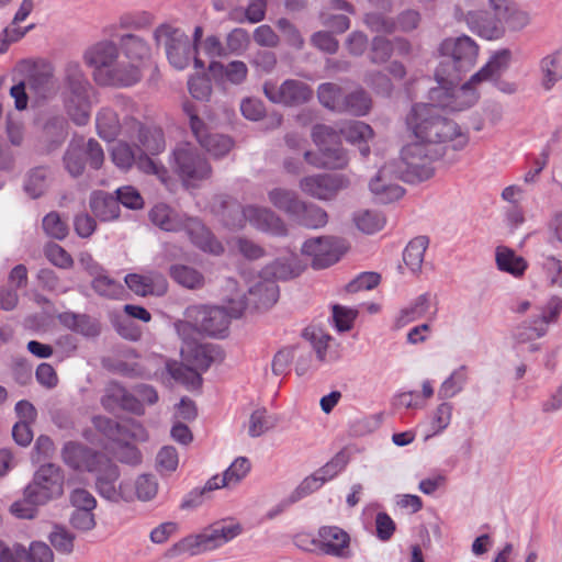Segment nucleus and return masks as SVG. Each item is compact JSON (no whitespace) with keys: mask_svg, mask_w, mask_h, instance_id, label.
Instances as JSON below:
<instances>
[{"mask_svg":"<svg viewBox=\"0 0 562 562\" xmlns=\"http://www.w3.org/2000/svg\"><path fill=\"white\" fill-rule=\"evenodd\" d=\"M249 296L256 308H269L279 299V286L274 280L259 276V280L249 290Z\"/></svg>","mask_w":562,"mask_h":562,"instance_id":"obj_32","label":"nucleus"},{"mask_svg":"<svg viewBox=\"0 0 562 562\" xmlns=\"http://www.w3.org/2000/svg\"><path fill=\"white\" fill-rule=\"evenodd\" d=\"M155 22V16L148 11L126 12L119 18L117 26L121 30L140 31L150 27Z\"/></svg>","mask_w":562,"mask_h":562,"instance_id":"obj_48","label":"nucleus"},{"mask_svg":"<svg viewBox=\"0 0 562 562\" xmlns=\"http://www.w3.org/2000/svg\"><path fill=\"white\" fill-rule=\"evenodd\" d=\"M112 161L121 169H130L134 164L138 166L139 153L130 144L120 142L112 149Z\"/></svg>","mask_w":562,"mask_h":562,"instance_id":"obj_51","label":"nucleus"},{"mask_svg":"<svg viewBox=\"0 0 562 562\" xmlns=\"http://www.w3.org/2000/svg\"><path fill=\"white\" fill-rule=\"evenodd\" d=\"M169 274L175 282L188 289H198L204 284L203 274L187 265H172Z\"/></svg>","mask_w":562,"mask_h":562,"instance_id":"obj_41","label":"nucleus"},{"mask_svg":"<svg viewBox=\"0 0 562 562\" xmlns=\"http://www.w3.org/2000/svg\"><path fill=\"white\" fill-rule=\"evenodd\" d=\"M64 484L65 475L60 467L54 463L42 464L24 487L23 498L11 505V513L21 519H33L38 506L63 496Z\"/></svg>","mask_w":562,"mask_h":562,"instance_id":"obj_4","label":"nucleus"},{"mask_svg":"<svg viewBox=\"0 0 562 562\" xmlns=\"http://www.w3.org/2000/svg\"><path fill=\"white\" fill-rule=\"evenodd\" d=\"M291 218L301 226L316 229L327 224L328 215L321 206L302 201Z\"/></svg>","mask_w":562,"mask_h":562,"instance_id":"obj_35","label":"nucleus"},{"mask_svg":"<svg viewBox=\"0 0 562 562\" xmlns=\"http://www.w3.org/2000/svg\"><path fill=\"white\" fill-rule=\"evenodd\" d=\"M95 468L90 472L95 473V487L99 494L106 499L116 501L120 495L116 490V481L120 476L117 465L104 456Z\"/></svg>","mask_w":562,"mask_h":562,"instance_id":"obj_28","label":"nucleus"},{"mask_svg":"<svg viewBox=\"0 0 562 562\" xmlns=\"http://www.w3.org/2000/svg\"><path fill=\"white\" fill-rule=\"evenodd\" d=\"M42 226L44 232L52 238L63 240L68 235V224L55 211L44 216Z\"/></svg>","mask_w":562,"mask_h":562,"instance_id":"obj_55","label":"nucleus"},{"mask_svg":"<svg viewBox=\"0 0 562 562\" xmlns=\"http://www.w3.org/2000/svg\"><path fill=\"white\" fill-rule=\"evenodd\" d=\"M468 380L467 367L461 366L456 369L440 385L438 390V397L447 400L459 394Z\"/></svg>","mask_w":562,"mask_h":562,"instance_id":"obj_45","label":"nucleus"},{"mask_svg":"<svg viewBox=\"0 0 562 562\" xmlns=\"http://www.w3.org/2000/svg\"><path fill=\"white\" fill-rule=\"evenodd\" d=\"M157 469L160 473H171L179 464L178 452L172 446L162 447L156 457Z\"/></svg>","mask_w":562,"mask_h":562,"instance_id":"obj_58","label":"nucleus"},{"mask_svg":"<svg viewBox=\"0 0 562 562\" xmlns=\"http://www.w3.org/2000/svg\"><path fill=\"white\" fill-rule=\"evenodd\" d=\"M344 90L340 86L334 82H324L317 89V98L321 104L334 112H338L341 108L344 99Z\"/></svg>","mask_w":562,"mask_h":562,"instance_id":"obj_46","label":"nucleus"},{"mask_svg":"<svg viewBox=\"0 0 562 562\" xmlns=\"http://www.w3.org/2000/svg\"><path fill=\"white\" fill-rule=\"evenodd\" d=\"M429 240L426 236H418L412 239L403 251V260L412 272H418L424 262V255Z\"/></svg>","mask_w":562,"mask_h":562,"instance_id":"obj_40","label":"nucleus"},{"mask_svg":"<svg viewBox=\"0 0 562 562\" xmlns=\"http://www.w3.org/2000/svg\"><path fill=\"white\" fill-rule=\"evenodd\" d=\"M394 175L393 164H385L370 181V191L379 203H392L404 195L405 190L394 182Z\"/></svg>","mask_w":562,"mask_h":562,"instance_id":"obj_26","label":"nucleus"},{"mask_svg":"<svg viewBox=\"0 0 562 562\" xmlns=\"http://www.w3.org/2000/svg\"><path fill=\"white\" fill-rule=\"evenodd\" d=\"M64 166L74 178L80 177L86 164L98 170L104 161V153L101 145L93 138L87 143L83 140L70 142L63 157Z\"/></svg>","mask_w":562,"mask_h":562,"instance_id":"obj_14","label":"nucleus"},{"mask_svg":"<svg viewBox=\"0 0 562 562\" xmlns=\"http://www.w3.org/2000/svg\"><path fill=\"white\" fill-rule=\"evenodd\" d=\"M91 286L97 294L108 299H121L125 294L124 285L104 272L92 279Z\"/></svg>","mask_w":562,"mask_h":562,"instance_id":"obj_44","label":"nucleus"},{"mask_svg":"<svg viewBox=\"0 0 562 562\" xmlns=\"http://www.w3.org/2000/svg\"><path fill=\"white\" fill-rule=\"evenodd\" d=\"M346 250V240L333 236L311 238L302 246V254L312 257L314 269L330 267L341 258Z\"/></svg>","mask_w":562,"mask_h":562,"instance_id":"obj_17","label":"nucleus"},{"mask_svg":"<svg viewBox=\"0 0 562 562\" xmlns=\"http://www.w3.org/2000/svg\"><path fill=\"white\" fill-rule=\"evenodd\" d=\"M512 53L509 49H502L494 54L488 63L483 66L476 74H474L470 80L463 83L459 88V92L462 93V97H465L467 100L463 102L464 106H471L477 100V94L475 93L473 86L475 83L482 81H493L495 82L498 90L505 93H514L516 91V86L510 82L502 81L501 76L507 69L510 61Z\"/></svg>","mask_w":562,"mask_h":562,"instance_id":"obj_11","label":"nucleus"},{"mask_svg":"<svg viewBox=\"0 0 562 562\" xmlns=\"http://www.w3.org/2000/svg\"><path fill=\"white\" fill-rule=\"evenodd\" d=\"M90 209L93 215L102 222L119 218L121 212L117 199L104 191H95L91 194Z\"/></svg>","mask_w":562,"mask_h":562,"instance_id":"obj_33","label":"nucleus"},{"mask_svg":"<svg viewBox=\"0 0 562 562\" xmlns=\"http://www.w3.org/2000/svg\"><path fill=\"white\" fill-rule=\"evenodd\" d=\"M47 175V169L42 166L32 169L27 173L24 182V190L32 199L40 198L46 191Z\"/></svg>","mask_w":562,"mask_h":562,"instance_id":"obj_49","label":"nucleus"},{"mask_svg":"<svg viewBox=\"0 0 562 562\" xmlns=\"http://www.w3.org/2000/svg\"><path fill=\"white\" fill-rule=\"evenodd\" d=\"M312 139L318 151H304L307 164L328 170L345 169L348 166V154L341 145L340 135L334 127L316 124L312 130Z\"/></svg>","mask_w":562,"mask_h":562,"instance_id":"obj_8","label":"nucleus"},{"mask_svg":"<svg viewBox=\"0 0 562 562\" xmlns=\"http://www.w3.org/2000/svg\"><path fill=\"white\" fill-rule=\"evenodd\" d=\"M250 37L248 32L241 27L232 30L225 38V49L227 56L241 55L248 47Z\"/></svg>","mask_w":562,"mask_h":562,"instance_id":"obj_54","label":"nucleus"},{"mask_svg":"<svg viewBox=\"0 0 562 562\" xmlns=\"http://www.w3.org/2000/svg\"><path fill=\"white\" fill-rule=\"evenodd\" d=\"M157 47L164 46L169 64L177 70L186 69L194 53L189 36L169 23L158 25L153 34Z\"/></svg>","mask_w":562,"mask_h":562,"instance_id":"obj_12","label":"nucleus"},{"mask_svg":"<svg viewBox=\"0 0 562 562\" xmlns=\"http://www.w3.org/2000/svg\"><path fill=\"white\" fill-rule=\"evenodd\" d=\"M83 61L92 68L93 79L99 86L126 88L143 77L137 64L120 60L119 45L111 40H101L87 47Z\"/></svg>","mask_w":562,"mask_h":562,"instance_id":"obj_3","label":"nucleus"},{"mask_svg":"<svg viewBox=\"0 0 562 562\" xmlns=\"http://www.w3.org/2000/svg\"><path fill=\"white\" fill-rule=\"evenodd\" d=\"M119 48L131 64L142 63L151 56V47L147 40L134 33L121 35Z\"/></svg>","mask_w":562,"mask_h":562,"instance_id":"obj_29","label":"nucleus"},{"mask_svg":"<svg viewBox=\"0 0 562 562\" xmlns=\"http://www.w3.org/2000/svg\"><path fill=\"white\" fill-rule=\"evenodd\" d=\"M240 532L239 524L218 521L205 528L201 533L181 539L168 549L166 555L169 558H176L183 553L195 555L223 546Z\"/></svg>","mask_w":562,"mask_h":562,"instance_id":"obj_9","label":"nucleus"},{"mask_svg":"<svg viewBox=\"0 0 562 562\" xmlns=\"http://www.w3.org/2000/svg\"><path fill=\"white\" fill-rule=\"evenodd\" d=\"M542 269L552 286L562 288V262L554 256H543Z\"/></svg>","mask_w":562,"mask_h":562,"instance_id":"obj_64","label":"nucleus"},{"mask_svg":"<svg viewBox=\"0 0 562 562\" xmlns=\"http://www.w3.org/2000/svg\"><path fill=\"white\" fill-rule=\"evenodd\" d=\"M172 168L187 186H194L212 175L209 160L191 143H180L172 151Z\"/></svg>","mask_w":562,"mask_h":562,"instance_id":"obj_13","label":"nucleus"},{"mask_svg":"<svg viewBox=\"0 0 562 562\" xmlns=\"http://www.w3.org/2000/svg\"><path fill=\"white\" fill-rule=\"evenodd\" d=\"M495 260L501 271L507 272L515 278L522 277L528 268L526 259L506 246H498L496 248Z\"/></svg>","mask_w":562,"mask_h":562,"instance_id":"obj_37","label":"nucleus"},{"mask_svg":"<svg viewBox=\"0 0 562 562\" xmlns=\"http://www.w3.org/2000/svg\"><path fill=\"white\" fill-rule=\"evenodd\" d=\"M104 454L97 452L81 443L68 441L64 445L61 450L63 461L71 469L77 471L95 470L100 464L101 458Z\"/></svg>","mask_w":562,"mask_h":562,"instance_id":"obj_27","label":"nucleus"},{"mask_svg":"<svg viewBox=\"0 0 562 562\" xmlns=\"http://www.w3.org/2000/svg\"><path fill=\"white\" fill-rule=\"evenodd\" d=\"M350 535L338 526H322L317 531V538L311 539V544L322 553L338 559H351Z\"/></svg>","mask_w":562,"mask_h":562,"instance_id":"obj_20","label":"nucleus"},{"mask_svg":"<svg viewBox=\"0 0 562 562\" xmlns=\"http://www.w3.org/2000/svg\"><path fill=\"white\" fill-rule=\"evenodd\" d=\"M364 24L375 33L391 34L396 31V22L381 12H369L363 18Z\"/></svg>","mask_w":562,"mask_h":562,"instance_id":"obj_56","label":"nucleus"},{"mask_svg":"<svg viewBox=\"0 0 562 562\" xmlns=\"http://www.w3.org/2000/svg\"><path fill=\"white\" fill-rule=\"evenodd\" d=\"M562 311V297L552 296L544 308L540 310L538 313V322H540V327H537L539 330L538 335H546L548 330V325L550 323L557 322L560 313Z\"/></svg>","mask_w":562,"mask_h":562,"instance_id":"obj_53","label":"nucleus"},{"mask_svg":"<svg viewBox=\"0 0 562 562\" xmlns=\"http://www.w3.org/2000/svg\"><path fill=\"white\" fill-rule=\"evenodd\" d=\"M263 93L271 102L290 106L308 102L313 97L310 86L295 79H288L281 86L266 82Z\"/></svg>","mask_w":562,"mask_h":562,"instance_id":"obj_21","label":"nucleus"},{"mask_svg":"<svg viewBox=\"0 0 562 562\" xmlns=\"http://www.w3.org/2000/svg\"><path fill=\"white\" fill-rule=\"evenodd\" d=\"M127 137L138 142L137 150L140 155H158L166 146L164 133L157 127L144 126L136 116L125 119Z\"/></svg>","mask_w":562,"mask_h":562,"instance_id":"obj_22","label":"nucleus"},{"mask_svg":"<svg viewBox=\"0 0 562 562\" xmlns=\"http://www.w3.org/2000/svg\"><path fill=\"white\" fill-rule=\"evenodd\" d=\"M190 94L196 100H207L212 93V85L205 75L191 76L188 80Z\"/></svg>","mask_w":562,"mask_h":562,"instance_id":"obj_60","label":"nucleus"},{"mask_svg":"<svg viewBox=\"0 0 562 562\" xmlns=\"http://www.w3.org/2000/svg\"><path fill=\"white\" fill-rule=\"evenodd\" d=\"M209 70L214 76H220L227 82L239 86L243 85L248 77V67L241 60H232L227 64L221 61H211Z\"/></svg>","mask_w":562,"mask_h":562,"instance_id":"obj_36","label":"nucleus"},{"mask_svg":"<svg viewBox=\"0 0 562 562\" xmlns=\"http://www.w3.org/2000/svg\"><path fill=\"white\" fill-rule=\"evenodd\" d=\"M268 196L277 209L285 212L290 217L296 212L302 202L294 191L283 188L269 191Z\"/></svg>","mask_w":562,"mask_h":562,"instance_id":"obj_43","label":"nucleus"},{"mask_svg":"<svg viewBox=\"0 0 562 562\" xmlns=\"http://www.w3.org/2000/svg\"><path fill=\"white\" fill-rule=\"evenodd\" d=\"M119 205L122 204L131 210H139L144 205V200L139 192L131 186L119 188L116 191Z\"/></svg>","mask_w":562,"mask_h":562,"instance_id":"obj_62","label":"nucleus"},{"mask_svg":"<svg viewBox=\"0 0 562 562\" xmlns=\"http://www.w3.org/2000/svg\"><path fill=\"white\" fill-rule=\"evenodd\" d=\"M183 111L189 117L193 136L203 149L214 158H222L231 151L234 146V142L231 137L218 133H211L192 104L186 103Z\"/></svg>","mask_w":562,"mask_h":562,"instance_id":"obj_16","label":"nucleus"},{"mask_svg":"<svg viewBox=\"0 0 562 562\" xmlns=\"http://www.w3.org/2000/svg\"><path fill=\"white\" fill-rule=\"evenodd\" d=\"M211 207L227 227H241L243 222L248 221L259 231L276 236L288 234L284 222L270 209L254 205L243 207L237 200L226 194L215 195L211 202Z\"/></svg>","mask_w":562,"mask_h":562,"instance_id":"obj_5","label":"nucleus"},{"mask_svg":"<svg viewBox=\"0 0 562 562\" xmlns=\"http://www.w3.org/2000/svg\"><path fill=\"white\" fill-rule=\"evenodd\" d=\"M450 97V105L440 104L429 98L431 103H416L406 116V125L417 142L408 144L402 150L407 180L425 181L434 176L432 161L443 155L442 149H463L469 137L451 119L442 115L439 108L461 110Z\"/></svg>","mask_w":562,"mask_h":562,"instance_id":"obj_1","label":"nucleus"},{"mask_svg":"<svg viewBox=\"0 0 562 562\" xmlns=\"http://www.w3.org/2000/svg\"><path fill=\"white\" fill-rule=\"evenodd\" d=\"M100 403L102 407L114 413L117 409L126 411L135 415H143L144 405L134 394L130 393L122 384L111 381L104 387Z\"/></svg>","mask_w":562,"mask_h":562,"instance_id":"obj_24","label":"nucleus"},{"mask_svg":"<svg viewBox=\"0 0 562 562\" xmlns=\"http://www.w3.org/2000/svg\"><path fill=\"white\" fill-rule=\"evenodd\" d=\"M124 281L131 291L140 296L154 294L162 295L167 291V282L160 276L153 278L137 273H128Z\"/></svg>","mask_w":562,"mask_h":562,"instance_id":"obj_30","label":"nucleus"},{"mask_svg":"<svg viewBox=\"0 0 562 562\" xmlns=\"http://www.w3.org/2000/svg\"><path fill=\"white\" fill-rule=\"evenodd\" d=\"M52 549L44 542H33L29 550L21 544L8 547L0 540V562H53Z\"/></svg>","mask_w":562,"mask_h":562,"instance_id":"obj_25","label":"nucleus"},{"mask_svg":"<svg viewBox=\"0 0 562 562\" xmlns=\"http://www.w3.org/2000/svg\"><path fill=\"white\" fill-rule=\"evenodd\" d=\"M350 181L347 176L338 173H319L304 177L300 180V189L317 200H333Z\"/></svg>","mask_w":562,"mask_h":562,"instance_id":"obj_19","label":"nucleus"},{"mask_svg":"<svg viewBox=\"0 0 562 562\" xmlns=\"http://www.w3.org/2000/svg\"><path fill=\"white\" fill-rule=\"evenodd\" d=\"M441 61L435 71L437 87L429 90V98L443 105H450V97H462L458 85L461 74L471 69L477 58L479 46L469 36L446 38L440 44Z\"/></svg>","mask_w":562,"mask_h":562,"instance_id":"obj_2","label":"nucleus"},{"mask_svg":"<svg viewBox=\"0 0 562 562\" xmlns=\"http://www.w3.org/2000/svg\"><path fill=\"white\" fill-rule=\"evenodd\" d=\"M186 317L193 321L199 333L223 337L229 326V317L224 307L194 305L186 310Z\"/></svg>","mask_w":562,"mask_h":562,"instance_id":"obj_18","label":"nucleus"},{"mask_svg":"<svg viewBox=\"0 0 562 562\" xmlns=\"http://www.w3.org/2000/svg\"><path fill=\"white\" fill-rule=\"evenodd\" d=\"M44 254L48 261L58 268L69 269L74 265L71 256L58 244H48L44 249Z\"/></svg>","mask_w":562,"mask_h":562,"instance_id":"obj_59","label":"nucleus"},{"mask_svg":"<svg viewBox=\"0 0 562 562\" xmlns=\"http://www.w3.org/2000/svg\"><path fill=\"white\" fill-rule=\"evenodd\" d=\"M301 267L299 263L297 256L290 254L288 257L278 258L273 262L267 265L261 276L270 280H288L299 276Z\"/></svg>","mask_w":562,"mask_h":562,"instance_id":"obj_34","label":"nucleus"},{"mask_svg":"<svg viewBox=\"0 0 562 562\" xmlns=\"http://www.w3.org/2000/svg\"><path fill=\"white\" fill-rule=\"evenodd\" d=\"M458 20H464L473 33L486 40H498L504 36V27L499 20L485 11L464 12L458 4L454 9Z\"/></svg>","mask_w":562,"mask_h":562,"instance_id":"obj_23","label":"nucleus"},{"mask_svg":"<svg viewBox=\"0 0 562 562\" xmlns=\"http://www.w3.org/2000/svg\"><path fill=\"white\" fill-rule=\"evenodd\" d=\"M429 310V296L427 294L419 295L412 305L403 308L400 312L395 321L396 328H401L406 326L407 324L419 319L423 317Z\"/></svg>","mask_w":562,"mask_h":562,"instance_id":"obj_47","label":"nucleus"},{"mask_svg":"<svg viewBox=\"0 0 562 562\" xmlns=\"http://www.w3.org/2000/svg\"><path fill=\"white\" fill-rule=\"evenodd\" d=\"M339 113H349L355 116L367 115L372 106V100L369 93L362 89H356L349 93H344Z\"/></svg>","mask_w":562,"mask_h":562,"instance_id":"obj_38","label":"nucleus"},{"mask_svg":"<svg viewBox=\"0 0 562 562\" xmlns=\"http://www.w3.org/2000/svg\"><path fill=\"white\" fill-rule=\"evenodd\" d=\"M188 347L190 349L188 360L192 362L195 369L175 360L167 361L166 369L175 381L195 390L201 387L203 382L201 373L198 372V370L204 372L211 367L212 362L215 360L217 349L210 344H188Z\"/></svg>","mask_w":562,"mask_h":562,"instance_id":"obj_10","label":"nucleus"},{"mask_svg":"<svg viewBox=\"0 0 562 562\" xmlns=\"http://www.w3.org/2000/svg\"><path fill=\"white\" fill-rule=\"evenodd\" d=\"M154 225L166 232L184 231L192 244L212 255H221L224 247L198 218L179 213L166 203H158L149 212Z\"/></svg>","mask_w":562,"mask_h":562,"instance_id":"obj_6","label":"nucleus"},{"mask_svg":"<svg viewBox=\"0 0 562 562\" xmlns=\"http://www.w3.org/2000/svg\"><path fill=\"white\" fill-rule=\"evenodd\" d=\"M115 105L124 114L122 122L116 111L110 108H102L95 119L99 136L108 142L113 140L121 132L127 136L125 119L135 116L139 112L136 102L125 95H117Z\"/></svg>","mask_w":562,"mask_h":562,"instance_id":"obj_15","label":"nucleus"},{"mask_svg":"<svg viewBox=\"0 0 562 562\" xmlns=\"http://www.w3.org/2000/svg\"><path fill=\"white\" fill-rule=\"evenodd\" d=\"M540 70L543 75L542 86L550 90L562 79V49L543 57L540 60Z\"/></svg>","mask_w":562,"mask_h":562,"instance_id":"obj_39","label":"nucleus"},{"mask_svg":"<svg viewBox=\"0 0 562 562\" xmlns=\"http://www.w3.org/2000/svg\"><path fill=\"white\" fill-rule=\"evenodd\" d=\"M393 54V43L383 37L375 36L371 42V49L369 54V58L373 64H384L386 63Z\"/></svg>","mask_w":562,"mask_h":562,"instance_id":"obj_57","label":"nucleus"},{"mask_svg":"<svg viewBox=\"0 0 562 562\" xmlns=\"http://www.w3.org/2000/svg\"><path fill=\"white\" fill-rule=\"evenodd\" d=\"M26 85L37 94L45 97L53 86V75L49 71L36 70L29 76Z\"/></svg>","mask_w":562,"mask_h":562,"instance_id":"obj_63","label":"nucleus"},{"mask_svg":"<svg viewBox=\"0 0 562 562\" xmlns=\"http://www.w3.org/2000/svg\"><path fill=\"white\" fill-rule=\"evenodd\" d=\"M350 144L359 145L360 154L367 157L370 154V147L367 144L373 137V130L370 125L361 121H350L344 124L337 131Z\"/></svg>","mask_w":562,"mask_h":562,"instance_id":"obj_31","label":"nucleus"},{"mask_svg":"<svg viewBox=\"0 0 562 562\" xmlns=\"http://www.w3.org/2000/svg\"><path fill=\"white\" fill-rule=\"evenodd\" d=\"M94 89L77 61L65 66L61 99L70 120L79 126L86 125L91 116V97Z\"/></svg>","mask_w":562,"mask_h":562,"instance_id":"obj_7","label":"nucleus"},{"mask_svg":"<svg viewBox=\"0 0 562 562\" xmlns=\"http://www.w3.org/2000/svg\"><path fill=\"white\" fill-rule=\"evenodd\" d=\"M358 312L341 305L333 306V319L338 331H348L352 328Z\"/></svg>","mask_w":562,"mask_h":562,"instance_id":"obj_61","label":"nucleus"},{"mask_svg":"<svg viewBox=\"0 0 562 562\" xmlns=\"http://www.w3.org/2000/svg\"><path fill=\"white\" fill-rule=\"evenodd\" d=\"M278 417L269 414L266 408H258L254 411L248 422V435L251 438H257L273 429L278 424Z\"/></svg>","mask_w":562,"mask_h":562,"instance_id":"obj_42","label":"nucleus"},{"mask_svg":"<svg viewBox=\"0 0 562 562\" xmlns=\"http://www.w3.org/2000/svg\"><path fill=\"white\" fill-rule=\"evenodd\" d=\"M225 486H231L225 473H223V475H214L206 482L202 491L191 492L188 497L182 501L181 508L196 507L202 503V496L205 491H214Z\"/></svg>","mask_w":562,"mask_h":562,"instance_id":"obj_52","label":"nucleus"},{"mask_svg":"<svg viewBox=\"0 0 562 562\" xmlns=\"http://www.w3.org/2000/svg\"><path fill=\"white\" fill-rule=\"evenodd\" d=\"M355 224L364 234H374L385 225V217L375 211H361L353 217Z\"/></svg>","mask_w":562,"mask_h":562,"instance_id":"obj_50","label":"nucleus"}]
</instances>
